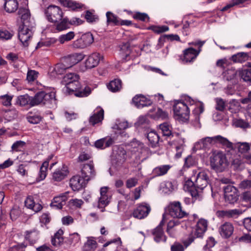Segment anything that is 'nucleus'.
Instances as JSON below:
<instances>
[{"label": "nucleus", "mask_w": 251, "mask_h": 251, "mask_svg": "<svg viewBox=\"0 0 251 251\" xmlns=\"http://www.w3.org/2000/svg\"><path fill=\"white\" fill-rule=\"evenodd\" d=\"M25 143L22 141H17L12 146V150L15 151H20L24 150Z\"/></svg>", "instance_id": "obj_56"}, {"label": "nucleus", "mask_w": 251, "mask_h": 251, "mask_svg": "<svg viewBox=\"0 0 251 251\" xmlns=\"http://www.w3.org/2000/svg\"><path fill=\"white\" fill-rule=\"evenodd\" d=\"M75 33L73 31H70L66 34L61 35L59 37V41L61 44H64L65 42H68L74 38Z\"/></svg>", "instance_id": "obj_54"}, {"label": "nucleus", "mask_w": 251, "mask_h": 251, "mask_svg": "<svg viewBox=\"0 0 251 251\" xmlns=\"http://www.w3.org/2000/svg\"><path fill=\"white\" fill-rule=\"evenodd\" d=\"M221 148L224 149L225 151L221 150V166L223 165V167L225 169L229 164L232 158V155L234 153V150L232 143L222 136H221Z\"/></svg>", "instance_id": "obj_3"}, {"label": "nucleus", "mask_w": 251, "mask_h": 251, "mask_svg": "<svg viewBox=\"0 0 251 251\" xmlns=\"http://www.w3.org/2000/svg\"><path fill=\"white\" fill-rule=\"evenodd\" d=\"M69 68L70 67L68 65L63 61V63L56 64L53 69V71L56 75H58L63 74L65 70Z\"/></svg>", "instance_id": "obj_45"}, {"label": "nucleus", "mask_w": 251, "mask_h": 251, "mask_svg": "<svg viewBox=\"0 0 251 251\" xmlns=\"http://www.w3.org/2000/svg\"><path fill=\"white\" fill-rule=\"evenodd\" d=\"M107 87L109 90L112 92H119L122 88V81L120 79H114L108 83Z\"/></svg>", "instance_id": "obj_37"}, {"label": "nucleus", "mask_w": 251, "mask_h": 251, "mask_svg": "<svg viewBox=\"0 0 251 251\" xmlns=\"http://www.w3.org/2000/svg\"><path fill=\"white\" fill-rule=\"evenodd\" d=\"M27 121L30 124H37L42 120V117L38 113L29 112L26 116Z\"/></svg>", "instance_id": "obj_44"}, {"label": "nucleus", "mask_w": 251, "mask_h": 251, "mask_svg": "<svg viewBox=\"0 0 251 251\" xmlns=\"http://www.w3.org/2000/svg\"><path fill=\"white\" fill-rule=\"evenodd\" d=\"M159 129L164 136H169L172 134V127L167 123L159 125Z\"/></svg>", "instance_id": "obj_49"}, {"label": "nucleus", "mask_w": 251, "mask_h": 251, "mask_svg": "<svg viewBox=\"0 0 251 251\" xmlns=\"http://www.w3.org/2000/svg\"><path fill=\"white\" fill-rule=\"evenodd\" d=\"M165 224V215H163L162 220L159 225L151 231L154 240L156 243L165 242L166 241V236L164 234L162 227Z\"/></svg>", "instance_id": "obj_12"}, {"label": "nucleus", "mask_w": 251, "mask_h": 251, "mask_svg": "<svg viewBox=\"0 0 251 251\" xmlns=\"http://www.w3.org/2000/svg\"><path fill=\"white\" fill-rule=\"evenodd\" d=\"M84 55L81 53H75L69 55L64 59V62L71 68L83 59Z\"/></svg>", "instance_id": "obj_21"}, {"label": "nucleus", "mask_w": 251, "mask_h": 251, "mask_svg": "<svg viewBox=\"0 0 251 251\" xmlns=\"http://www.w3.org/2000/svg\"><path fill=\"white\" fill-rule=\"evenodd\" d=\"M132 102L138 108L148 106L152 104L151 101L142 95H136L132 99Z\"/></svg>", "instance_id": "obj_26"}, {"label": "nucleus", "mask_w": 251, "mask_h": 251, "mask_svg": "<svg viewBox=\"0 0 251 251\" xmlns=\"http://www.w3.org/2000/svg\"><path fill=\"white\" fill-rule=\"evenodd\" d=\"M100 197L98 203V207L101 208V211H104V208L109 203L111 196L108 193L107 188L102 187L100 190Z\"/></svg>", "instance_id": "obj_15"}, {"label": "nucleus", "mask_w": 251, "mask_h": 251, "mask_svg": "<svg viewBox=\"0 0 251 251\" xmlns=\"http://www.w3.org/2000/svg\"><path fill=\"white\" fill-rule=\"evenodd\" d=\"M69 172L65 168L55 171L52 174V178L56 181H60L64 179L68 175Z\"/></svg>", "instance_id": "obj_38"}, {"label": "nucleus", "mask_w": 251, "mask_h": 251, "mask_svg": "<svg viewBox=\"0 0 251 251\" xmlns=\"http://www.w3.org/2000/svg\"><path fill=\"white\" fill-rule=\"evenodd\" d=\"M67 199V194H63L60 196L55 197L50 203V206L56 209H60L65 204Z\"/></svg>", "instance_id": "obj_24"}, {"label": "nucleus", "mask_w": 251, "mask_h": 251, "mask_svg": "<svg viewBox=\"0 0 251 251\" xmlns=\"http://www.w3.org/2000/svg\"><path fill=\"white\" fill-rule=\"evenodd\" d=\"M238 106L239 103L235 100H232L229 102H226L221 99V116H222L221 120L223 121L224 124H226L228 121L229 117L231 115L230 114L226 112V110H229L231 113L235 112Z\"/></svg>", "instance_id": "obj_5"}, {"label": "nucleus", "mask_w": 251, "mask_h": 251, "mask_svg": "<svg viewBox=\"0 0 251 251\" xmlns=\"http://www.w3.org/2000/svg\"><path fill=\"white\" fill-rule=\"evenodd\" d=\"M31 98L30 107L40 104L51 108L56 105V100L54 93H46L41 91L37 93L34 97H31Z\"/></svg>", "instance_id": "obj_2"}, {"label": "nucleus", "mask_w": 251, "mask_h": 251, "mask_svg": "<svg viewBox=\"0 0 251 251\" xmlns=\"http://www.w3.org/2000/svg\"><path fill=\"white\" fill-rule=\"evenodd\" d=\"M201 51V49L195 50L192 48L186 49L183 51V58L182 60L185 62H191L196 59Z\"/></svg>", "instance_id": "obj_23"}, {"label": "nucleus", "mask_w": 251, "mask_h": 251, "mask_svg": "<svg viewBox=\"0 0 251 251\" xmlns=\"http://www.w3.org/2000/svg\"><path fill=\"white\" fill-rule=\"evenodd\" d=\"M4 8L8 13H13L18 8L17 0H4Z\"/></svg>", "instance_id": "obj_36"}, {"label": "nucleus", "mask_w": 251, "mask_h": 251, "mask_svg": "<svg viewBox=\"0 0 251 251\" xmlns=\"http://www.w3.org/2000/svg\"><path fill=\"white\" fill-rule=\"evenodd\" d=\"M197 163L195 159L191 155H189L185 159L184 168H189L195 166Z\"/></svg>", "instance_id": "obj_61"}, {"label": "nucleus", "mask_w": 251, "mask_h": 251, "mask_svg": "<svg viewBox=\"0 0 251 251\" xmlns=\"http://www.w3.org/2000/svg\"><path fill=\"white\" fill-rule=\"evenodd\" d=\"M233 125L236 127L244 129L251 127L249 123L241 119H235L233 121Z\"/></svg>", "instance_id": "obj_50"}, {"label": "nucleus", "mask_w": 251, "mask_h": 251, "mask_svg": "<svg viewBox=\"0 0 251 251\" xmlns=\"http://www.w3.org/2000/svg\"><path fill=\"white\" fill-rule=\"evenodd\" d=\"M63 93L65 94H74L77 97H85L89 95L91 92L90 87L85 86L84 88L81 87L79 82L77 81L74 83H70L65 85L62 90Z\"/></svg>", "instance_id": "obj_4"}, {"label": "nucleus", "mask_w": 251, "mask_h": 251, "mask_svg": "<svg viewBox=\"0 0 251 251\" xmlns=\"http://www.w3.org/2000/svg\"><path fill=\"white\" fill-rule=\"evenodd\" d=\"M31 101V97L27 94H25L19 96L17 98L16 104L21 106L29 105L30 107Z\"/></svg>", "instance_id": "obj_39"}, {"label": "nucleus", "mask_w": 251, "mask_h": 251, "mask_svg": "<svg viewBox=\"0 0 251 251\" xmlns=\"http://www.w3.org/2000/svg\"><path fill=\"white\" fill-rule=\"evenodd\" d=\"M133 18L135 19L143 22L149 21V17L145 13L136 12L133 15Z\"/></svg>", "instance_id": "obj_63"}, {"label": "nucleus", "mask_w": 251, "mask_h": 251, "mask_svg": "<svg viewBox=\"0 0 251 251\" xmlns=\"http://www.w3.org/2000/svg\"><path fill=\"white\" fill-rule=\"evenodd\" d=\"M53 155H50L48 159L45 161L40 167L38 174V177L37 178L38 181L43 180L47 176V169L49 165V161L52 159Z\"/></svg>", "instance_id": "obj_32"}, {"label": "nucleus", "mask_w": 251, "mask_h": 251, "mask_svg": "<svg viewBox=\"0 0 251 251\" xmlns=\"http://www.w3.org/2000/svg\"><path fill=\"white\" fill-rule=\"evenodd\" d=\"M13 96L8 95L7 94L0 96V100L2 104L6 106H9L11 105V100L13 99Z\"/></svg>", "instance_id": "obj_57"}, {"label": "nucleus", "mask_w": 251, "mask_h": 251, "mask_svg": "<svg viewBox=\"0 0 251 251\" xmlns=\"http://www.w3.org/2000/svg\"><path fill=\"white\" fill-rule=\"evenodd\" d=\"M238 74L244 81L250 82L251 79V69L239 70Z\"/></svg>", "instance_id": "obj_48"}, {"label": "nucleus", "mask_w": 251, "mask_h": 251, "mask_svg": "<svg viewBox=\"0 0 251 251\" xmlns=\"http://www.w3.org/2000/svg\"><path fill=\"white\" fill-rule=\"evenodd\" d=\"M101 56L100 53L94 52L90 54L85 61V67L91 69L96 67L99 63Z\"/></svg>", "instance_id": "obj_25"}, {"label": "nucleus", "mask_w": 251, "mask_h": 251, "mask_svg": "<svg viewBox=\"0 0 251 251\" xmlns=\"http://www.w3.org/2000/svg\"><path fill=\"white\" fill-rule=\"evenodd\" d=\"M86 182L82 177L75 176L70 179V185L74 191H78L84 187Z\"/></svg>", "instance_id": "obj_19"}, {"label": "nucleus", "mask_w": 251, "mask_h": 251, "mask_svg": "<svg viewBox=\"0 0 251 251\" xmlns=\"http://www.w3.org/2000/svg\"><path fill=\"white\" fill-rule=\"evenodd\" d=\"M221 70L223 71V77L227 80L234 79L238 72L231 66L230 61L226 59H221Z\"/></svg>", "instance_id": "obj_10"}, {"label": "nucleus", "mask_w": 251, "mask_h": 251, "mask_svg": "<svg viewBox=\"0 0 251 251\" xmlns=\"http://www.w3.org/2000/svg\"><path fill=\"white\" fill-rule=\"evenodd\" d=\"M225 201L229 203L233 204L238 199V190L236 187L227 185L223 188Z\"/></svg>", "instance_id": "obj_11"}, {"label": "nucleus", "mask_w": 251, "mask_h": 251, "mask_svg": "<svg viewBox=\"0 0 251 251\" xmlns=\"http://www.w3.org/2000/svg\"><path fill=\"white\" fill-rule=\"evenodd\" d=\"M79 79V76L74 73H69L66 74L64 78L63 81L65 83V85L70 83H74L75 81H77Z\"/></svg>", "instance_id": "obj_46"}, {"label": "nucleus", "mask_w": 251, "mask_h": 251, "mask_svg": "<svg viewBox=\"0 0 251 251\" xmlns=\"http://www.w3.org/2000/svg\"><path fill=\"white\" fill-rule=\"evenodd\" d=\"M39 231L34 228L25 232V239L28 241L31 244H34L39 239Z\"/></svg>", "instance_id": "obj_33"}, {"label": "nucleus", "mask_w": 251, "mask_h": 251, "mask_svg": "<svg viewBox=\"0 0 251 251\" xmlns=\"http://www.w3.org/2000/svg\"><path fill=\"white\" fill-rule=\"evenodd\" d=\"M27 22L25 23V25H21L19 30V39L24 46L28 45V41L32 37L33 30L35 26L32 25L29 26Z\"/></svg>", "instance_id": "obj_8"}, {"label": "nucleus", "mask_w": 251, "mask_h": 251, "mask_svg": "<svg viewBox=\"0 0 251 251\" xmlns=\"http://www.w3.org/2000/svg\"><path fill=\"white\" fill-rule=\"evenodd\" d=\"M81 175L87 182L95 176L96 172L92 163L90 162L83 165L81 170Z\"/></svg>", "instance_id": "obj_17"}, {"label": "nucleus", "mask_w": 251, "mask_h": 251, "mask_svg": "<svg viewBox=\"0 0 251 251\" xmlns=\"http://www.w3.org/2000/svg\"><path fill=\"white\" fill-rule=\"evenodd\" d=\"M17 172L22 176H28V167L24 164L19 165L17 169Z\"/></svg>", "instance_id": "obj_59"}, {"label": "nucleus", "mask_w": 251, "mask_h": 251, "mask_svg": "<svg viewBox=\"0 0 251 251\" xmlns=\"http://www.w3.org/2000/svg\"><path fill=\"white\" fill-rule=\"evenodd\" d=\"M126 151L122 148H119L113 159V162L117 166L123 165L126 160Z\"/></svg>", "instance_id": "obj_27"}, {"label": "nucleus", "mask_w": 251, "mask_h": 251, "mask_svg": "<svg viewBox=\"0 0 251 251\" xmlns=\"http://www.w3.org/2000/svg\"><path fill=\"white\" fill-rule=\"evenodd\" d=\"M151 146L155 148L159 145V142L161 141L160 137L155 131H151L148 133L147 136Z\"/></svg>", "instance_id": "obj_34"}, {"label": "nucleus", "mask_w": 251, "mask_h": 251, "mask_svg": "<svg viewBox=\"0 0 251 251\" xmlns=\"http://www.w3.org/2000/svg\"><path fill=\"white\" fill-rule=\"evenodd\" d=\"M196 188L199 191L202 190L208 183V177L204 172H199L195 180Z\"/></svg>", "instance_id": "obj_18"}, {"label": "nucleus", "mask_w": 251, "mask_h": 251, "mask_svg": "<svg viewBox=\"0 0 251 251\" xmlns=\"http://www.w3.org/2000/svg\"><path fill=\"white\" fill-rule=\"evenodd\" d=\"M172 166L170 165H162L154 168L152 171L153 177L161 176L167 174Z\"/></svg>", "instance_id": "obj_29"}, {"label": "nucleus", "mask_w": 251, "mask_h": 251, "mask_svg": "<svg viewBox=\"0 0 251 251\" xmlns=\"http://www.w3.org/2000/svg\"><path fill=\"white\" fill-rule=\"evenodd\" d=\"M210 166L212 170L216 173L220 171V151L212 150V155L210 157Z\"/></svg>", "instance_id": "obj_22"}, {"label": "nucleus", "mask_w": 251, "mask_h": 251, "mask_svg": "<svg viewBox=\"0 0 251 251\" xmlns=\"http://www.w3.org/2000/svg\"><path fill=\"white\" fill-rule=\"evenodd\" d=\"M63 5L68 7L73 10L80 9L83 6V4L71 0H66Z\"/></svg>", "instance_id": "obj_47"}, {"label": "nucleus", "mask_w": 251, "mask_h": 251, "mask_svg": "<svg viewBox=\"0 0 251 251\" xmlns=\"http://www.w3.org/2000/svg\"><path fill=\"white\" fill-rule=\"evenodd\" d=\"M163 215H165V221L166 215H169L174 218L181 219L187 217L188 214L182 210L180 202L174 201L168 205Z\"/></svg>", "instance_id": "obj_6"}, {"label": "nucleus", "mask_w": 251, "mask_h": 251, "mask_svg": "<svg viewBox=\"0 0 251 251\" xmlns=\"http://www.w3.org/2000/svg\"><path fill=\"white\" fill-rule=\"evenodd\" d=\"M107 23L109 25H119L120 18L111 12H107L106 13Z\"/></svg>", "instance_id": "obj_41"}, {"label": "nucleus", "mask_w": 251, "mask_h": 251, "mask_svg": "<svg viewBox=\"0 0 251 251\" xmlns=\"http://www.w3.org/2000/svg\"><path fill=\"white\" fill-rule=\"evenodd\" d=\"M216 182L212 183L211 184V190L212 192V196L215 199L219 195V192L220 191V181L218 179H216Z\"/></svg>", "instance_id": "obj_51"}, {"label": "nucleus", "mask_w": 251, "mask_h": 251, "mask_svg": "<svg viewBox=\"0 0 251 251\" xmlns=\"http://www.w3.org/2000/svg\"><path fill=\"white\" fill-rule=\"evenodd\" d=\"M81 38L86 47L91 45L94 41L93 36L90 33H87L83 34L81 36Z\"/></svg>", "instance_id": "obj_53"}, {"label": "nucleus", "mask_w": 251, "mask_h": 251, "mask_svg": "<svg viewBox=\"0 0 251 251\" xmlns=\"http://www.w3.org/2000/svg\"><path fill=\"white\" fill-rule=\"evenodd\" d=\"M25 206L29 209H32L35 212L41 210L42 206L39 203H35L32 196H28L25 201Z\"/></svg>", "instance_id": "obj_30"}, {"label": "nucleus", "mask_w": 251, "mask_h": 251, "mask_svg": "<svg viewBox=\"0 0 251 251\" xmlns=\"http://www.w3.org/2000/svg\"><path fill=\"white\" fill-rule=\"evenodd\" d=\"M231 58L235 63H242L248 60V55L247 53L241 52L233 55Z\"/></svg>", "instance_id": "obj_43"}, {"label": "nucleus", "mask_w": 251, "mask_h": 251, "mask_svg": "<svg viewBox=\"0 0 251 251\" xmlns=\"http://www.w3.org/2000/svg\"><path fill=\"white\" fill-rule=\"evenodd\" d=\"M153 32L156 33H161L169 30V27L166 25L151 26L150 28Z\"/></svg>", "instance_id": "obj_62"}, {"label": "nucleus", "mask_w": 251, "mask_h": 251, "mask_svg": "<svg viewBox=\"0 0 251 251\" xmlns=\"http://www.w3.org/2000/svg\"><path fill=\"white\" fill-rule=\"evenodd\" d=\"M128 127L129 124L127 121L117 120L113 128L119 130H124Z\"/></svg>", "instance_id": "obj_58"}, {"label": "nucleus", "mask_w": 251, "mask_h": 251, "mask_svg": "<svg viewBox=\"0 0 251 251\" xmlns=\"http://www.w3.org/2000/svg\"><path fill=\"white\" fill-rule=\"evenodd\" d=\"M97 243L93 237L89 238L85 244V248L89 251H93L97 247Z\"/></svg>", "instance_id": "obj_52"}, {"label": "nucleus", "mask_w": 251, "mask_h": 251, "mask_svg": "<svg viewBox=\"0 0 251 251\" xmlns=\"http://www.w3.org/2000/svg\"><path fill=\"white\" fill-rule=\"evenodd\" d=\"M12 31H8L5 29H0V39L7 40L10 39L13 36Z\"/></svg>", "instance_id": "obj_55"}, {"label": "nucleus", "mask_w": 251, "mask_h": 251, "mask_svg": "<svg viewBox=\"0 0 251 251\" xmlns=\"http://www.w3.org/2000/svg\"><path fill=\"white\" fill-rule=\"evenodd\" d=\"M243 213L241 209H234L221 211V217L226 218H237Z\"/></svg>", "instance_id": "obj_28"}, {"label": "nucleus", "mask_w": 251, "mask_h": 251, "mask_svg": "<svg viewBox=\"0 0 251 251\" xmlns=\"http://www.w3.org/2000/svg\"><path fill=\"white\" fill-rule=\"evenodd\" d=\"M103 110L102 109H100L90 118V123L92 125H95V124L101 122L103 120Z\"/></svg>", "instance_id": "obj_40"}, {"label": "nucleus", "mask_w": 251, "mask_h": 251, "mask_svg": "<svg viewBox=\"0 0 251 251\" xmlns=\"http://www.w3.org/2000/svg\"><path fill=\"white\" fill-rule=\"evenodd\" d=\"M235 148H237L239 152L245 153L249 151L250 147L247 143H238L235 145Z\"/></svg>", "instance_id": "obj_60"}, {"label": "nucleus", "mask_w": 251, "mask_h": 251, "mask_svg": "<svg viewBox=\"0 0 251 251\" xmlns=\"http://www.w3.org/2000/svg\"><path fill=\"white\" fill-rule=\"evenodd\" d=\"M183 189L185 191L189 192L192 197L195 198V200L201 199V191H199L198 189L196 188L195 182L191 179H188L185 181Z\"/></svg>", "instance_id": "obj_14"}, {"label": "nucleus", "mask_w": 251, "mask_h": 251, "mask_svg": "<svg viewBox=\"0 0 251 251\" xmlns=\"http://www.w3.org/2000/svg\"><path fill=\"white\" fill-rule=\"evenodd\" d=\"M19 15L21 16L23 22L22 25H25V23L27 22L29 26L32 25L35 26V24L33 19L30 17L29 10L26 8H21L18 11Z\"/></svg>", "instance_id": "obj_20"}, {"label": "nucleus", "mask_w": 251, "mask_h": 251, "mask_svg": "<svg viewBox=\"0 0 251 251\" xmlns=\"http://www.w3.org/2000/svg\"><path fill=\"white\" fill-rule=\"evenodd\" d=\"M48 20L52 23H56L63 17V12L61 9L56 6H49L45 11Z\"/></svg>", "instance_id": "obj_9"}, {"label": "nucleus", "mask_w": 251, "mask_h": 251, "mask_svg": "<svg viewBox=\"0 0 251 251\" xmlns=\"http://www.w3.org/2000/svg\"><path fill=\"white\" fill-rule=\"evenodd\" d=\"M220 143V135L212 137H206L201 139L198 144L203 149H209L211 146Z\"/></svg>", "instance_id": "obj_16"}, {"label": "nucleus", "mask_w": 251, "mask_h": 251, "mask_svg": "<svg viewBox=\"0 0 251 251\" xmlns=\"http://www.w3.org/2000/svg\"><path fill=\"white\" fill-rule=\"evenodd\" d=\"M61 20L62 21L55 25L54 30H52L53 32L61 31L69 28L70 23L69 19L67 18H64Z\"/></svg>", "instance_id": "obj_42"}, {"label": "nucleus", "mask_w": 251, "mask_h": 251, "mask_svg": "<svg viewBox=\"0 0 251 251\" xmlns=\"http://www.w3.org/2000/svg\"><path fill=\"white\" fill-rule=\"evenodd\" d=\"M173 110L175 118L179 121L187 120L189 118L190 110L188 105L182 101L175 102Z\"/></svg>", "instance_id": "obj_7"}, {"label": "nucleus", "mask_w": 251, "mask_h": 251, "mask_svg": "<svg viewBox=\"0 0 251 251\" xmlns=\"http://www.w3.org/2000/svg\"><path fill=\"white\" fill-rule=\"evenodd\" d=\"M26 247V245L22 243L20 244H16L10 247L8 251H25L24 249Z\"/></svg>", "instance_id": "obj_64"}, {"label": "nucleus", "mask_w": 251, "mask_h": 251, "mask_svg": "<svg viewBox=\"0 0 251 251\" xmlns=\"http://www.w3.org/2000/svg\"><path fill=\"white\" fill-rule=\"evenodd\" d=\"M234 227L229 222H226L221 227V235L225 238H229L233 233Z\"/></svg>", "instance_id": "obj_31"}, {"label": "nucleus", "mask_w": 251, "mask_h": 251, "mask_svg": "<svg viewBox=\"0 0 251 251\" xmlns=\"http://www.w3.org/2000/svg\"><path fill=\"white\" fill-rule=\"evenodd\" d=\"M150 211L151 207L149 204L142 203L137 206L134 210L132 216L135 218L142 219L146 217Z\"/></svg>", "instance_id": "obj_13"}, {"label": "nucleus", "mask_w": 251, "mask_h": 251, "mask_svg": "<svg viewBox=\"0 0 251 251\" xmlns=\"http://www.w3.org/2000/svg\"><path fill=\"white\" fill-rule=\"evenodd\" d=\"M113 140L111 138H103L97 140L95 143V147L99 149H104L113 144Z\"/></svg>", "instance_id": "obj_35"}, {"label": "nucleus", "mask_w": 251, "mask_h": 251, "mask_svg": "<svg viewBox=\"0 0 251 251\" xmlns=\"http://www.w3.org/2000/svg\"><path fill=\"white\" fill-rule=\"evenodd\" d=\"M207 221L204 219L200 220L195 229L189 234L188 237L182 241L183 245L178 242H175L171 247V251H184L197 238H201L207 230Z\"/></svg>", "instance_id": "obj_1"}]
</instances>
